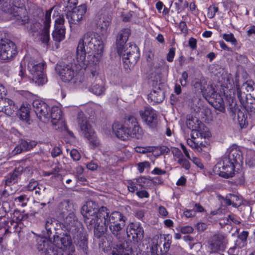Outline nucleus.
Returning <instances> with one entry per match:
<instances>
[{"mask_svg":"<svg viewBox=\"0 0 255 255\" xmlns=\"http://www.w3.org/2000/svg\"><path fill=\"white\" fill-rule=\"evenodd\" d=\"M104 49L100 36L93 32H87L79 41L76 51L77 61L96 66L102 56Z\"/></svg>","mask_w":255,"mask_h":255,"instance_id":"f257e3e1","label":"nucleus"},{"mask_svg":"<svg viewBox=\"0 0 255 255\" xmlns=\"http://www.w3.org/2000/svg\"><path fill=\"white\" fill-rule=\"evenodd\" d=\"M102 221H100L97 225V228L94 231L95 237L100 238L107 231L108 227L112 234L117 239H120L124 232L126 217L120 212H113L110 214L109 209L103 207L100 213Z\"/></svg>","mask_w":255,"mask_h":255,"instance_id":"f03ea898","label":"nucleus"},{"mask_svg":"<svg viewBox=\"0 0 255 255\" xmlns=\"http://www.w3.org/2000/svg\"><path fill=\"white\" fill-rule=\"evenodd\" d=\"M130 34V30L124 28L118 33L116 39L117 52L123 56L125 68L130 69L137 62L139 57L138 48L134 44L125 43Z\"/></svg>","mask_w":255,"mask_h":255,"instance_id":"7ed1b4c3","label":"nucleus"},{"mask_svg":"<svg viewBox=\"0 0 255 255\" xmlns=\"http://www.w3.org/2000/svg\"><path fill=\"white\" fill-rule=\"evenodd\" d=\"M105 206L99 208L98 204L93 201H88L81 208V214L84 217V222L90 230H95L100 221H102L100 217L101 209Z\"/></svg>","mask_w":255,"mask_h":255,"instance_id":"20e7f679","label":"nucleus"},{"mask_svg":"<svg viewBox=\"0 0 255 255\" xmlns=\"http://www.w3.org/2000/svg\"><path fill=\"white\" fill-rule=\"evenodd\" d=\"M44 63H37L34 60L29 61L27 65L28 70L31 74L29 78L31 82L38 86H42L47 81L44 73Z\"/></svg>","mask_w":255,"mask_h":255,"instance_id":"39448f33","label":"nucleus"},{"mask_svg":"<svg viewBox=\"0 0 255 255\" xmlns=\"http://www.w3.org/2000/svg\"><path fill=\"white\" fill-rule=\"evenodd\" d=\"M55 70L65 82L71 81L78 73L77 65L73 62H59L56 65Z\"/></svg>","mask_w":255,"mask_h":255,"instance_id":"423d86ee","label":"nucleus"},{"mask_svg":"<svg viewBox=\"0 0 255 255\" xmlns=\"http://www.w3.org/2000/svg\"><path fill=\"white\" fill-rule=\"evenodd\" d=\"M77 120L80 128L85 137L90 141L93 148L97 146L99 144V141L95 136V132L93 129L88 123L87 118L82 112L78 113Z\"/></svg>","mask_w":255,"mask_h":255,"instance_id":"0eeeda50","label":"nucleus"},{"mask_svg":"<svg viewBox=\"0 0 255 255\" xmlns=\"http://www.w3.org/2000/svg\"><path fill=\"white\" fill-rule=\"evenodd\" d=\"M17 54V47L13 41L8 39H1L0 40V58L1 59L8 61Z\"/></svg>","mask_w":255,"mask_h":255,"instance_id":"6e6552de","label":"nucleus"},{"mask_svg":"<svg viewBox=\"0 0 255 255\" xmlns=\"http://www.w3.org/2000/svg\"><path fill=\"white\" fill-rule=\"evenodd\" d=\"M12 4L13 7L8 8L7 11L13 14V16L20 24L23 25L28 22V16L21 15L22 11L25 12V9H23L24 7L23 0H14Z\"/></svg>","mask_w":255,"mask_h":255,"instance_id":"1a4fd4ad","label":"nucleus"},{"mask_svg":"<svg viewBox=\"0 0 255 255\" xmlns=\"http://www.w3.org/2000/svg\"><path fill=\"white\" fill-rule=\"evenodd\" d=\"M33 108L37 117L42 122L46 123L50 120L49 107L44 102L35 100L32 103Z\"/></svg>","mask_w":255,"mask_h":255,"instance_id":"9d476101","label":"nucleus"},{"mask_svg":"<svg viewBox=\"0 0 255 255\" xmlns=\"http://www.w3.org/2000/svg\"><path fill=\"white\" fill-rule=\"evenodd\" d=\"M209 247L212 252L218 253L225 250L228 241L226 237L222 234H216L211 237Z\"/></svg>","mask_w":255,"mask_h":255,"instance_id":"9b49d317","label":"nucleus"},{"mask_svg":"<svg viewBox=\"0 0 255 255\" xmlns=\"http://www.w3.org/2000/svg\"><path fill=\"white\" fill-rule=\"evenodd\" d=\"M126 125L128 126L129 137L135 138L137 139H141L143 132L139 127L136 119L130 116L125 120Z\"/></svg>","mask_w":255,"mask_h":255,"instance_id":"f8f14e48","label":"nucleus"},{"mask_svg":"<svg viewBox=\"0 0 255 255\" xmlns=\"http://www.w3.org/2000/svg\"><path fill=\"white\" fill-rule=\"evenodd\" d=\"M87 10L86 4H82L74 7L66 14V17L70 24H78L83 19Z\"/></svg>","mask_w":255,"mask_h":255,"instance_id":"ddd939ff","label":"nucleus"},{"mask_svg":"<svg viewBox=\"0 0 255 255\" xmlns=\"http://www.w3.org/2000/svg\"><path fill=\"white\" fill-rule=\"evenodd\" d=\"M50 119L52 125L55 127L56 129L67 130V127L62 117V112L58 107H53L51 110Z\"/></svg>","mask_w":255,"mask_h":255,"instance_id":"4468645a","label":"nucleus"},{"mask_svg":"<svg viewBox=\"0 0 255 255\" xmlns=\"http://www.w3.org/2000/svg\"><path fill=\"white\" fill-rule=\"evenodd\" d=\"M237 95L241 104L246 111L251 113V115H255V98L252 96L251 94H246L238 89Z\"/></svg>","mask_w":255,"mask_h":255,"instance_id":"2eb2a0df","label":"nucleus"},{"mask_svg":"<svg viewBox=\"0 0 255 255\" xmlns=\"http://www.w3.org/2000/svg\"><path fill=\"white\" fill-rule=\"evenodd\" d=\"M37 242V249L39 252H42L43 255H58L54 245L46 239L39 238Z\"/></svg>","mask_w":255,"mask_h":255,"instance_id":"dca6fc26","label":"nucleus"},{"mask_svg":"<svg viewBox=\"0 0 255 255\" xmlns=\"http://www.w3.org/2000/svg\"><path fill=\"white\" fill-rule=\"evenodd\" d=\"M112 18V14L110 11H104L100 16L95 17V25L102 34L107 32Z\"/></svg>","mask_w":255,"mask_h":255,"instance_id":"f3484780","label":"nucleus"},{"mask_svg":"<svg viewBox=\"0 0 255 255\" xmlns=\"http://www.w3.org/2000/svg\"><path fill=\"white\" fill-rule=\"evenodd\" d=\"M65 22L63 15H60L55 20V29L52 32L53 39L57 42H60L65 38V28L64 26Z\"/></svg>","mask_w":255,"mask_h":255,"instance_id":"a211bd4d","label":"nucleus"},{"mask_svg":"<svg viewBox=\"0 0 255 255\" xmlns=\"http://www.w3.org/2000/svg\"><path fill=\"white\" fill-rule=\"evenodd\" d=\"M139 114L142 119L149 127L154 128L157 126L158 122L157 115L151 108L146 107L144 111H140Z\"/></svg>","mask_w":255,"mask_h":255,"instance_id":"6ab92c4d","label":"nucleus"},{"mask_svg":"<svg viewBox=\"0 0 255 255\" xmlns=\"http://www.w3.org/2000/svg\"><path fill=\"white\" fill-rule=\"evenodd\" d=\"M70 232H66L57 234L53 236V243L61 249L65 250L71 246L72 243Z\"/></svg>","mask_w":255,"mask_h":255,"instance_id":"aec40b11","label":"nucleus"},{"mask_svg":"<svg viewBox=\"0 0 255 255\" xmlns=\"http://www.w3.org/2000/svg\"><path fill=\"white\" fill-rule=\"evenodd\" d=\"M53 7L47 10L43 19L44 27L40 35V39L44 44H47L49 40V29L50 26L51 14Z\"/></svg>","mask_w":255,"mask_h":255,"instance_id":"412c9836","label":"nucleus"},{"mask_svg":"<svg viewBox=\"0 0 255 255\" xmlns=\"http://www.w3.org/2000/svg\"><path fill=\"white\" fill-rule=\"evenodd\" d=\"M234 163L228 159L224 158L222 165L221 163L218 164L219 168L220 169L219 175L226 178L233 177L235 170Z\"/></svg>","mask_w":255,"mask_h":255,"instance_id":"4be33fe9","label":"nucleus"},{"mask_svg":"<svg viewBox=\"0 0 255 255\" xmlns=\"http://www.w3.org/2000/svg\"><path fill=\"white\" fill-rule=\"evenodd\" d=\"M20 225L17 222L14 221L11 219H7L6 221H2L0 225L1 228L0 231H2L4 232V234L1 239L4 238L7 235L13 232H19L20 231V227L19 226Z\"/></svg>","mask_w":255,"mask_h":255,"instance_id":"5701e85b","label":"nucleus"},{"mask_svg":"<svg viewBox=\"0 0 255 255\" xmlns=\"http://www.w3.org/2000/svg\"><path fill=\"white\" fill-rule=\"evenodd\" d=\"M63 219V225L66 230L71 233H76L77 230V226L78 221L73 212H70L64 217H61Z\"/></svg>","mask_w":255,"mask_h":255,"instance_id":"b1692460","label":"nucleus"},{"mask_svg":"<svg viewBox=\"0 0 255 255\" xmlns=\"http://www.w3.org/2000/svg\"><path fill=\"white\" fill-rule=\"evenodd\" d=\"M127 233L128 237L131 236L133 241L136 242L142 240L144 237L143 230L138 224L131 223L129 231H127Z\"/></svg>","mask_w":255,"mask_h":255,"instance_id":"393cba45","label":"nucleus"},{"mask_svg":"<svg viewBox=\"0 0 255 255\" xmlns=\"http://www.w3.org/2000/svg\"><path fill=\"white\" fill-rule=\"evenodd\" d=\"M113 130L116 135L119 138L122 140H126L129 138V131L128 126L120 124L119 122H115L113 125Z\"/></svg>","mask_w":255,"mask_h":255,"instance_id":"a878e982","label":"nucleus"},{"mask_svg":"<svg viewBox=\"0 0 255 255\" xmlns=\"http://www.w3.org/2000/svg\"><path fill=\"white\" fill-rule=\"evenodd\" d=\"M77 234L73 236L74 242L83 251L88 249L87 235L86 232L82 230H77Z\"/></svg>","mask_w":255,"mask_h":255,"instance_id":"bb28decb","label":"nucleus"},{"mask_svg":"<svg viewBox=\"0 0 255 255\" xmlns=\"http://www.w3.org/2000/svg\"><path fill=\"white\" fill-rule=\"evenodd\" d=\"M36 145V142L31 141L29 142L24 140H21L12 151L13 155H17L24 151L29 150Z\"/></svg>","mask_w":255,"mask_h":255,"instance_id":"cd10ccee","label":"nucleus"},{"mask_svg":"<svg viewBox=\"0 0 255 255\" xmlns=\"http://www.w3.org/2000/svg\"><path fill=\"white\" fill-rule=\"evenodd\" d=\"M73 206L69 200H64L59 204L58 210L60 217H64L70 212H73Z\"/></svg>","mask_w":255,"mask_h":255,"instance_id":"c85d7f7f","label":"nucleus"},{"mask_svg":"<svg viewBox=\"0 0 255 255\" xmlns=\"http://www.w3.org/2000/svg\"><path fill=\"white\" fill-rule=\"evenodd\" d=\"M207 81L206 79L203 77L194 78L191 82V85L193 86L195 91L202 93L207 85Z\"/></svg>","mask_w":255,"mask_h":255,"instance_id":"c756f323","label":"nucleus"},{"mask_svg":"<svg viewBox=\"0 0 255 255\" xmlns=\"http://www.w3.org/2000/svg\"><path fill=\"white\" fill-rule=\"evenodd\" d=\"M21 173L22 169H20V168H18L17 169H15L12 173L9 174L5 179V185L10 186L17 183Z\"/></svg>","mask_w":255,"mask_h":255,"instance_id":"7c9ffc66","label":"nucleus"},{"mask_svg":"<svg viewBox=\"0 0 255 255\" xmlns=\"http://www.w3.org/2000/svg\"><path fill=\"white\" fill-rule=\"evenodd\" d=\"M228 159L234 163H239L242 161L241 151L237 147H232L230 149L228 157H224Z\"/></svg>","mask_w":255,"mask_h":255,"instance_id":"2f4dec72","label":"nucleus"},{"mask_svg":"<svg viewBox=\"0 0 255 255\" xmlns=\"http://www.w3.org/2000/svg\"><path fill=\"white\" fill-rule=\"evenodd\" d=\"M164 98V92L160 89L154 90L148 95V99L152 102L159 103L163 101Z\"/></svg>","mask_w":255,"mask_h":255,"instance_id":"473e14b6","label":"nucleus"},{"mask_svg":"<svg viewBox=\"0 0 255 255\" xmlns=\"http://www.w3.org/2000/svg\"><path fill=\"white\" fill-rule=\"evenodd\" d=\"M89 90L98 96L101 95L104 93L105 88L102 80L100 78L97 79L96 83L92 85Z\"/></svg>","mask_w":255,"mask_h":255,"instance_id":"72a5a7b5","label":"nucleus"},{"mask_svg":"<svg viewBox=\"0 0 255 255\" xmlns=\"http://www.w3.org/2000/svg\"><path fill=\"white\" fill-rule=\"evenodd\" d=\"M58 221L54 218H48L45 222V228L47 231V236L49 238L52 234V231L56 229V226Z\"/></svg>","mask_w":255,"mask_h":255,"instance_id":"f704fd0d","label":"nucleus"},{"mask_svg":"<svg viewBox=\"0 0 255 255\" xmlns=\"http://www.w3.org/2000/svg\"><path fill=\"white\" fill-rule=\"evenodd\" d=\"M215 99L214 101L212 102L213 107L216 110L221 112H225V106L223 99L221 97L220 95H216L214 98Z\"/></svg>","mask_w":255,"mask_h":255,"instance_id":"c9c22d12","label":"nucleus"},{"mask_svg":"<svg viewBox=\"0 0 255 255\" xmlns=\"http://www.w3.org/2000/svg\"><path fill=\"white\" fill-rule=\"evenodd\" d=\"M195 135L198 137H200L201 138H204L205 139L211 136V133L207 128L202 129L201 127L200 126L196 131L191 133V137L192 138L195 139Z\"/></svg>","mask_w":255,"mask_h":255,"instance_id":"e433bc0d","label":"nucleus"},{"mask_svg":"<svg viewBox=\"0 0 255 255\" xmlns=\"http://www.w3.org/2000/svg\"><path fill=\"white\" fill-rule=\"evenodd\" d=\"M225 203L228 205H233V206L237 207L239 206L241 203H237L239 201L238 196L232 194L227 195L225 198L222 197Z\"/></svg>","mask_w":255,"mask_h":255,"instance_id":"4c0bfd02","label":"nucleus"},{"mask_svg":"<svg viewBox=\"0 0 255 255\" xmlns=\"http://www.w3.org/2000/svg\"><path fill=\"white\" fill-rule=\"evenodd\" d=\"M200 123L201 122L197 118L192 117L189 118L186 122V125L192 130V133L199 128Z\"/></svg>","mask_w":255,"mask_h":255,"instance_id":"58836bf2","label":"nucleus"},{"mask_svg":"<svg viewBox=\"0 0 255 255\" xmlns=\"http://www.w3.org/2000/svg\"><path fill=\"white\" fill-rule=\"evenodd\" d=\"M201 93L206 99L211 98H214L216 95H218L216 93V91L213 86L207 84Z\"/></svg>","mask_w":255,"mask_h":255,"instance_id":"ea45409f","label":"nucleus"},{"mask_svg":"<svg viewBox=\"0 0 255 255\" xmlns=\"http://www.w3.org/2000/svg\"><path fill=\"white\" fill-rule=\"evenodd\" d=\"M16 73L19 77L18 80H21L25 76L26 68L25 64L21 62L18 65L15 67Z\"/></svg>","mask_w":255,"mask_h":255,"instance_id":"a19ab883","label":"nucleus"},{"mask_svg":"<svg viewBox=\"0 0 255 255\" xmlns=\"http://www.w3.org/2000/svg\"><path fill=\"white\" fill-rule=\"evenodd\" d=\"M248 232L247 231L242 232L238 236V240L237 241V245L242 248L246 245L247 239L248 236Z\"/></svg>","mask_w":255,"mask_h":255,"instance_id":"79ce46f5","label":"nucleus"},{"mask_svg":"<svg viewBox=\"0 0 255 255\" xmlns=\"http://www.w3.org/2000/svg\"><path fill=\"white\" fill-rule=\"evenodd\" d=\"M210 144L208 141L205 140L204 142L201 141L199 144L198 142V146L197 147V151L198 152H203L205 154L208 153L210 150Z\"/></svg>","mask_w":255,"mask_h":255,"instance_id":"37998d69","label":"nucleus"},{"mask_svg":"<svg viewBox=\"0 0 255 255\" xmlns=\"http://www.w3.org/2000/svg\"><path fill=\"white\" fill-rule=\"evenodd\" d=\"M20 119L23 120L25 121L26 123H28V124H30L29 122L30 121V117H29V110L28 109L25 108V107H21L20 108Z\"/></svg>","mask_w":255,"mask_h":255,"instance_id":"c03bdc74","label":"nucleus"},{"mask_svg":"<svg viewBox=\"0 0 255 255\" xmlns=\"http://www.w3.org/2000/svg\"><path fill=\"white\" fill-rule=\"evenodd\" d=\"M154 148L152 146L140 147L137 146L135 148L136 152L140 153H145L147 152H152L154 151Z\"/></svg>","mask_w":255,"mask_h":255,"instance_id":"a18cd8bd","label":"nucleus"},{"mask_svg":"<svg viewBox=\"0 0 255 255\" xmlns=\"http://www.w3.org/2000/svg\"><path fill=\"white\" fill-rule=\"evenodd\" d=\"M16 109L17 108L13 102L12 104H10L8 107H7L6 108H4L3 110L7 115L10 116L14 114Z\"/></svg>","mask_w":255,"mask_h":255,"instance_id":"49530a36","label":"nucleus"},{"mask_svg":"<svg viewBox=\"0 0 255 255\" xmlns=\"http://www.w3.org/2000/svg\"><path fill=\"white\" fill-rule=\"evenodd\" d=\"M218 11V7L215 6L214 5L210 6L208 8L207 12V16L209 18H212L215 15L216 13Z\"/></svg>","mask_w":255,"mask_h":255,"instance_id":"de8ad7c7","label":"nucleus"},{"mask_svg":"<svg viewBox=\"0 0 255 255\" xmlns=\"http://www.w3.org/2000/svg\"><path fill=\"white\" fill-rule=\"evenodd\" d=\"M113 255H129L128 251L120 246L119 249H115L113 251Z\"/></svg>","mask_w":255,"mask_h":255,"instance_id":"09e8293b","label":"nucleus"},{"mask_svg":"<svg viewBox=\"0 0 255 255\" xmlns=\"http://www.w3.org/2000/svg\"><path fill=\"white\" fill-rule=\"evenodd\" d=\"M177 162L181 165L182 167L186 170L189 169L190 167V164L189 161L184 158L183 157L181 159H178Z\"/></svg>","mask_w":255,"mask_h":255,"instance_id":"8fccbe9b","label":"nucleus"},{"mask_svg":"<svg viewBox=\"0 0 255 255\" xmlns=\"http://www.w3.org/2000/svg\"><path fill=\"white\" fill-rule=\"evenodd\" d=\"M12 102L13 101L9 99L4 98L0 99V105L2 106V111H3L4 108H6L7 107H8L10 104H12Z\"/></svg>","mask_w":255,"mask_h":255,"instance_id":"3c124183","label":"nucleus"},{"mask_svg":"<svg viewBox=\"0 0 255 255\" xmlns=\"http://www.w3.org/2000/svg\"><path fill=\"white\" fill-rule=\"evenodd\" d=\"M154 148V151L155 150H159L160 151V154H167L169 152L170 149L169 148L165 146H152Z\"/></svg>","mask_w":255,"mask_h":255,"instance_id":"603ef678","label":"nucleus"},{"mask_svg":"<svg viewBox=\"0 0 255 255\" xmlns=\"http://www.w3.org/2000/svg\"><path fill=\"white\" fill-rule=\"evenodd\" d=\"M223 38L227 41L231 42L234 44H236L237 43V41L235 38L234 35L232 33L224 34L223 35Z\"/></svg>","mask_w":255,"mask_h":255,"instance_id":"864d4df0","label":"nucleus"},{"mask_svg":"<svg viewBox=\"0 0 255 255\" xmlns=\"http://www.w3.org/2000/svg\"><path fill=\"white\" fill-rule=\"evenodd\" d=\"M70 155L74 160L78 161L81 158V155L77 150L73 149L70 151Z\"/></svg>","mask_w":255,"mask_h":255,"instance_id":"5fc2aeb1","label":"nucleus"},{"mask_svg":"<svg viewBox=\"0 0 255 255\" xmlns=\"http://www.w3.org/2000/svg\"><path fill=\"white\" fill-rule=\"evenodd\" d=\"M62 153V151L59 147H54L52 148L51 154L53 157H56Z\"/></svg>","mask_w":255,"mask_h":255,"instance_id":"6e6d98bb","label":"nucleus"},{"mask_svg":"<svg viewBox=\"0 0 255 255\" xmlns=\"http://www.w3.org/2000/svg\"><path fill=\"white\" fill-rule=\"evenodd\" d=\"M175 48L172 47L170 48L169 52L167 55V60L168 62H172L174 55H175Z\"/></svg>","mask_w":255,"mask_h":255,"instance_id":"4d7b16f0","label":"nucleus"},{"mask_svg":"<svg viewBox=\"0 0 255 255\" xmlns=\"http://www.w3.org/2000/svg\"><path fill=\"white\" fill-rule=\"evenodd\" d=\"M39 184L37 181L35 180L31 181L27 186L28 190L32 191L37 189Z\"/></svg>","mask_w":255,"mask_h":255,"instance_id":"13d9d810","label":"nucleus"},{"mask_svg":"<svg viewBox=\"0 0 255 255\" xmlns=\"http://www.w3.org/2000/svg\"><path fill=\"white\" fill-rule=\"evenodd\" d=\"M238 122L241 125H245L246 123V119L244 113L239 111L238 113Z\"/></svg>","mask_w":255,"mask_h":255,"instance_id":"bf43d9fd","label":"nucleus"},{"mask_svg":"<svg viewBox=\"0 0 255 255\" xmlns=\"http://www.w3.org/2000/svg\"><path fill=\"white\" fill-rule=\"evenodd\" d=\"M194 229L191 226H186L182 227L180 228V231L183 234H189L193 232Z\"/></svg>","mask_w":255,"mask_h":255,"instance_id":"052dcab7","label":"nucleus"},{"mask_svg":"<svg viewBox=\"0 0 255 255\" xmlns=\"http://www.w3.org/2000/svg\"><path fill=\"white\" fill-rule=\"evenodd\" d=\"M242 87L245 88L247 91L250 93L249 94H251V92H253L254 90L253 85L251 84V82L248 81L244 83Z\"/></svg>","mask_w":255,"mask_h":255,"instance_id":"680f3d73","label":"nucleus"},{"mask_svg":"<svg viewBox=\"0 0 255 255\" xmlns=\"http://www.w3.org/2000/svg\"><path fill=\"white\" fill-rule=\"evenodd\" d=\"M150 164L148 162L145 161L138 163V169L140 172H142L146 167H149Z\"/></svg>","mask_w":255,"mask_h":255,"instance_id":"e2e57ef3","label":"nucleus"},{"mask_svg":"<svg viewBox=\"0 0 255 255\" xmlns=\"http://www.w3.org/2000/svg\"><path fill=\"white\" fill-rule=\"evenodd\" d=\"M158 245L157 244L153 243L150 248L151 255H158Z\"/></svg>","mask_w":255,"mask_h":255,"instance_id":"0e129e2a","label":"nucleus"},{"mask_svg":"<svg viewBox=\"0 0 255 255\" xmlns=\"http://www.w3.org/2000/svg\"><path fill=\"white\" fill-rule=\"evenodd\" d=\"M173 155L177 158L178 159H181L183 157L182 153L181 150L178 148H174L172 150Z\"/></svg>","mask_w":255,"mask_h":255,"instance_id":"69168bd1","label":"nucleus"},{"mask_svg":"<svg viewBox=\"0 0 255 255\" xmlns=\"http://www.w3.org/2000/svg\"><path fill=\"white\" fill-rule=\"evenodd\" d=\"M188 77V73L184 71L182 74V79L180 80V83L182 86L186 85Z\"/></svg>","mask_w":255,"mask_h":255,"instance_id":"338daca9","label":"nucleus"},{"mask_svg":"<svg viewBox=\"0 0 255 255\" xmlns=\"http://www.w3.org/2000/svg\"><path fill=\"white\" fill-rule=\"evenodd\" d=\"M179 27L181 31L184 33H186L188 31L187 25L184 21H181L179 23Z\"/></svg>","mask_w":255,"mask_h":255,"instance_id":"774afa93","label":"nucleus"}]
</instances>
